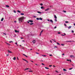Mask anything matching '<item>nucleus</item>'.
Returning <instances> with one entry per match:
<instances>
[{"mask_svg": "<svg viewBox=\"0 0 75 75\" xmlns=\"http://www.w3.org/2000/svg\"><path fill=\"white\" fill-rule=\"evenodd\" d=\"M29 72H33V71H29Z\"/></svg>", "mask_w": 75, "mask_h": 75, "instance_id": "40", "label": "nucleus"}, {"mask_svg": "<svg viewBox=\"0 0 75 75\" xmlns=\"http://www.w3.org/2000/svg\"><path fill=\"white\" fill-rule=\"evenodd\" d=\"M17 59L18 60V57H17Z\"/></svg>", "mask_w": 75, "mask_h": 75, "instance_id": "58", "label": "nucleus"}, {"mask_svg": "<svg viewBox=\"0 0 75 75\" xmlns=\"http://www.w3.org/2000/svg\"><path fill=\"white\" fill-rule=\"evenodd\" d=\"M63 71H67V70H66V69H64Z\"/></svg>", "mask_w": 75, "mask_h": 75, "instance_id": "20", "label": "nucleus"}, {"mask_svg": "<svg viewBox=\"0 0 75 75\" xmlns=\"http://www.w3.org/2000/svg\"><path fill=\"white\" fill-rule=\"evenodd\" d=\"M5 43H6V44L8 45H10V44H8V43H7V42H6Z\"/></svg>", "mask_w": 75, "mask_h": 75, "instance_id": "15", "label": "nucleus"}, {"mask_svg": "<svg viewBox=\"0 0 75 75\" xmlns=\"http://www.w3.org/2000/svg\"><path fill=\"white\" fill-rule=\"evenodd\" d=\"M28 69H29V68L26 69H25L24 70V71H25V70H27Z\"/></svg>", "mask_w": 75, "mask_h": 75, "instance_id": "27", "label": "nucleus"}, {"mask_svg": "<svg viewBox=\"0 0 75 75\" xmlns=\"http://www.w3.org/2000/svg\"><path fill=\"white\" fill-rule=\"evenodd\" d=\"M23 55H24V56H25V57H26L27 58L28 57V56H27L25 55V54H23Z\"/></svg>", "mask_w": 75, "mask_h": 75, "instance_id": "10", "label": "nucleus"}, {"mask_svg": "<svg viewBox=\"0 0 75 75\" xmlns=\"http://www.w3.org/2000/svg\"><path fill=\"white\" fill-rule=\"evenodd\" d=\"M10 42V43H11V42H13L12 41H10V42Z\"/></svg>", "mask_w": 75, "mask_h": 75, "instance_id": "45", "label": "nucleus"}, {"mask_svg": "<svg viewBox=\"0 0 75 75\" xmlns=\"http://www.w3.org/2000/svg\"><path fill=\"white\" fill-rule=\"evenodd\" d=\"M55 48H57V46H55L54 47Z\"/></svg>", "mask_w": 75, "mask_h": 75, "instance_id": "37", "label": "nucleus"}, {"mask_svg": "<svg viewBox=\"0 0 75 75\" xmlns=\"http://www.w3.org/2000/svg\"><path fill=\"white\" fill-rule=\"evenodd\" d=\"M50 22H51V23H53V21H52V20H50Z\"/></svg>", "mask_w": 75, "mask_h": 75, "instance_id": "8", "label": "nucleus"}, {"mask_svg": "<svg viewBox=\"0 0 75 75\" xmlns=\"http://www.w3.org/2000/svg\"><path fill=\"white\" fill-rule=\"evenodd\" d=\"M21 15H22V16H23V15H24V14L23 13H21Z\"/></svg>", "mask_w": 75, "mask_h": 75, "instance_id": "18", "label": "nucleus"}, {"mask_svg": "<svg viewBox=\"0 0 75 75\" xmlns=\"http://www.w3.org/2000/svg\"><path fill=\"white\" fill-rule=\"evenodd\" d=\"M14 23H17V21H14Z\"/></svg>", "mask_w": 75, "mask_h": 75, "instance_id": "54", "label": "nucleus"}, {"mask_svg": "<svg viewBox=\"0 0 75 75\" xmlns=\"http://www.w3.org/2000/svg\"><path fill=\"white\" fill-rule=\"evenodd\" d=\"M56 72H58L57 71H56Z\"/></svg>", "mask_w": 75, "mask_h": 75, "instance_id": "59", "label": "nucleus"}, {"mask_svg": "<svg viewBox=\"0 0 75 75\" xmlns=\"http://www.w3.org/2000/svg\"><path fill=\"white\" fill-rule=\"evenodd\" d=\"M69 61H70V62H71V60H70Z\"/></svg>", "mask_w": 75, "mask_h": 75, "instance_id": "63", "label": "nucleus"}, {"mask_svg": "<svg viewBox=\"0 0 75 75\" xmlns=\"http://www.w3.org/2000/svg\"><path fill=\"white\" fill-rule=\"evenodd\" d=\"M49 67H52V65H49Z\"/></svg>", "mask_w": 75, "mask_h": 75, "instance_id": "46", "label": "nucleus"}, {"mask_svg": "<svg viewBox=\"0 0 75 75\" xmlns=\"http://www.w3.org/2000/svg\"><path fill=\"white\" fill-rule=\"evenodd\" d=\"M61 45H62V46H64V44H61Z\"/></svg>", "mask_w": 75, "mask_h": 75, "instance_id": "35", "label": "nucleus"}, {"mask_svg": "<svg viewBox=\"0 0 75 75\" xmlns=\"http://www.w3.org/2000/svg\"><path fill=\"white\" fill-rule=\"evenodd\" d=\"M53 67H55V66H53Z\"/></svg>", "mask_w": 75, "mask_h": 75, "instance_id": "64", "label": "nucleus"}, {"mask_svg": "<svg viewBox=\"0 0 75 75\" xmlns=\"http://www.w3.org/2000/svg\"><path fill=\"white\" fill-rule=\"evenodd\" d=\"M43 32V30H42L40 33L41 34V33H42Z\"/></svg>", "mask_w": 75, "mask_h": 75, "instance_id": "33", "label": "nucleus"}, {"mask_svg": "<svg viewBox=\"0 0 75 75\" xmlns=\"http://www.w3.org/2000/svg\"><path fill=\"white\" fill-rule=\"evenodd\" d=\"M55 21H57V19H55Z\"/></svg>", "mask_w": 75, "mask_h": 75, "instance_id": "42", "label": "nucleus"}, {"mask_svg": "<svg viewBox=\"0 0 75 75\" xmlns=\"http://www.w3.org/2000/svg\"><path fill=\"white\" fill-rule=\"evenodd\" d=\"M36 53L37 54H39V53H38L36 52Z\"/></svg>", "mask_w": 75, "mask_h": 75, "instance_id": "55", "label": "nucleus"}, {"mask_svg": "<svg viewBox=\"0 0 75 75\" xmlns=\"http://www.w3.org/2000/svg\"><path fill=\"white\" fill-rule=\"evenodd\" d=\"M50 10V9L49 8H48L47 9L45 10V11H48Z\"/></svg>", "mask_w": 75, "mask_h": 75, "instance_id": "7", "label": "nucleus"}, {"mask_svg": "<svg viewBox=\"0 0 75 75\" xmlns=\"http://www.w3.org/2000/svg\"><path fill=\"white\" fill-rule=\"evenodd\" d=\"M57 44L58 45H60V44L57 42Z\"/></svg>", "mask_w": 75, "mask_h": 75, "instance_id": "26", "label": "nucleus"}, {"mask_svg": "<svg viewBox=\"0 0 75 75\" xmlns=\"http://www.w3.org/2000/svg\"><path fill=\"white\" fill-rule=\"evenodd\" d=\"M18 13H21V11H19L18 10L17 11Z\"/></svg>", "mask_w": 75, "mask_h": 75, "instance_id": "24", "label": "nucleus"}, {"mask_svg": "<svg viewBox=\"0 0 75 75\" xmlns=\"http://www.w3.org/2000/svg\"><path fill=\"white\" fill-rule=\"evenodd\" d=\"M45 69H49V68L47 67H45Z\"/></svg>", "mask_w": 75, "mask_h": 75, "instance_id": "22", "label": "nucleus"}, {"mask_svg": "<svg viewBox=\"0 0 75 75\" xmlns=\"http://www.w3.org/2000/svg\"><path fill=\"white\" fill-rule=\"evenodd\" d=\"M74 26H75V23L74 24Z\"/></svg>", "mask_w": 75, "mask_h": 75, "instance_id": "62", "label": "nucleus"}, {"mask_svg": "<svg viewBox=\"0 0 75 75\" xmlns=\"http://www.w3.org/2000/svg\"><path fill=\"white\" fill-rule=\"evenodd\" d=\"M50 56H52V54H50Z\"/></svg>", "mask_w": 75, "mask_h": 75, "instance_id": "47", "label": "nucleus"}, {"mask_svg": "<svg viewBox=\"0 0 75 75\" xmlns=\"http://www.w3.org/2000/svg\"><path fill=\"white\" fill-rule=\"evenodd\" d=\"M58 34H61V33H60V32H58Z\"/></svg>", "mask_w": 75, "mask_h": 75, "instance_id": "53", "label": "nucleus"}, {"mask_svg": "<svg viewBox=\"0 0 75 75\" xmlns=\"http://www.w3.org/2000/svg\"><path fill=\"white\" fill-rule=\"evenodd\" d=\"M65 55V54H64V53L63 54H62V55Z\"/></svg>", "mask_w": 75, "mask_h": 75, "instance_id": "48", "label": "nucleus"}, {"mask_svg": "<svg viewBox=\"0 0 75 75\" xmlns=\"http://www.w3.org/2000/svg\"><path fill=\"white\" fill-rule=\"evenodd\" d=\"M16 45H17V42H16Z\"/></svg>", "mask_w": 75, "mask_h": 75, "instance_id": "61", "label": "nucleus"}, {"mask_svg": "<svg viewBox=\"0 0 75 75\" xmlns=\"http://www.w3.org/2000/svg\"><path fill=\"white\" fill-rule=\"evenodd\" d=\"M63 11L64 12V13H67V11Z\"/></svg>", "mask_w": 75, "mask_h": 75, "instance_id": "32", "label": "nucleus"}, {"mask_svg": "<svg viewBox=\"0 0 75 75\" xmlns=\"http://www.w3.org/2000/svg\"><path fill=\"white\" fill-rule=\"evenodd\" d=\"M70 57H74V55H70Z\"/></svg>", "mask_w": 75, "mask_h": 75, "instance_id": "12", "label": "nucleus"}, {"mask_svg": "<svg viewBox=\"0 0 75 75\" xmlns=\"http://www.w3.org/2000/svg\"><path fill=\"white\" fill-rule=\"evenodd\" d=\"M37 13H39V14H41V12L39 11H38Z\"/></svg>", "mask_w": 75, "mask_h": 75, "instance_id": "17", "label": "nucleus"}, {"mask_svg": "<svg viewBox=\"0 0 75 75\" xmlns=\"http://www.w3.org/2000/svg\"><path fill=\"white\" fill-rule=\"evenodd\" d=\"M13 12L14 13H16V11H15L14 10L13 11Z\"/></svg>", "mask_w": 75, "mask_h": 75, "instance_id": "31", "label": "nucleus"}, {"mask_svg": "<svg viewBox=\"0 0 75 75\" xmlns=\"http://www.w3.org/2000/svg\"><path fill=\"white\" fill-rule=\"evenodd\" d=\"M4 35H6V34L4 33Z\"/></svg>", "mask_w": 75, "mask_h": 75, "instance_id": "56", "label": "nucleus"}, {"mask_svg": "<svg viewBox=\"0 0 75 75\" xmlns=\"http://www.w3.org/2000/svg\"><path fill=\"white\" fill-rule=\"evenodd\" d=\"M54 18L56 19H57V16H56V15H54Z\"/></svg>", "mask_w": 75, "mask_h": 75, "instance_id": "9", "label": "nucleus"}, {"mask_svg": "<svg viewBox=\"0 0 75 75\" xmlns=\"http://www.w3.org/2000/svg\"><path fill=\"white\" fill-rule=\"evenodd\" d=\"M8 53H13L12 52L9 50H8Z\"/></svg>", "mask_w": 75, "mask_h": 75, "instance_id": "2", "label": "nucleus"}, {"mask_svg": "<svg viewBox=\"0 0 75 75\" xmlns=\"http://www.w3.org/2000/svg\"><path fill=\"white\" fill-rule=\"evenodd\" d=\"M33 24H34V23H30V25H33Z\"/></svg>", "mask_w": 75, "mask_h": 75, "instance_id": "25", "label": "nucleus"}, {"mask_svg": "<svg viewBox=\"0 0 75 75\" xmlns=\"http://www.w3.org/2000/svg\"><path fill=\"white\" fill-rule=\"evenodd\" d=\"M54 29H55V28H57V26H55L54 28Z\"/></svg>", "mask_w": 75, "mask_h": 75, "instance_id": "34", "label": "nucleus"}, {"mask_svg": "<svg viewBox=\"0 0 75 75\" xmlns=\"http://www.w3.org/2000/svg\"><path fill=\"white\" fill-rule=\"evenodd\" d=\"M40 6H42V5H43V4H40Z\"/></svg>", "mask_w": 75, "mask_h": 75, "instance_id": "36", "label": "nucleus"}, {"mask_svg": "<svg viewBox=\"0 0 75 75\" xmlns=\"http://www.w3.org/2000/svg\"><path fill=\"white\" fill-rule=\"evenodd\" d=\"M66 42H71L72 41H67Z\"/></svg>", "mask_w": 75, "mask_h": 75, "instance_id": "23", "label": "nucleus"}, {"mask_svg": "<svg viewBox=\"0 0 75 75\" xmlns=\"http://www.w3.org/2000/svg\"><path fill=\"white\" fill-rule=\"evenodd\" d=\"M15 33H19V31L18 30H15Z\"/></svg>", "mask_w": 75, "mask_h": 75, "instance_id": "3", "label": "nucleus"}, {"mask_svg": "<svg viewBox=\"0 0 75 75\" xmlns=\"http://www.w3.org/2000/svg\"><path fill=\"white\" fill-rule=\"evenodd\" d=\"M4 20V18H2L1 19V21H3Z\"/></svg>", "mask_w": 75, "mask_h": 75, "instance_id": "11", "label": "nucleus"}, {"mask_svg": "<svg viewBox=\"0 0 75 75\" xmlns=\"http://www.w3.org/2000/svg\"><path fill=\"white\" fill-rule=\"evenodd\" d=\"M9 56V54H8L6 55V56H7V57H8Z\"/></svg>", "mask_w": 75, "mask_h": 75, "instance_id": "43", "label": "nucleus"}, {"mask_svg": "<svg viewBox=\"0 0 75 75\" xmlns=\"http://www.w3.org/2000/svg\"><path fill=\"white\" fill-rule=\"evenodd\" d=\"M55 39H52V41H54L55 40Z\"/></svg>", "mask_w": 75, "mask_h": 75, "instance_id": "49", "label": "nucleus"}, {"mask_svg": "<svg viewBox=\"0 0 75 75\" xmlns=\"http://www.w3.org/2000/svg\"><path fill=\"white\" fill-rule=\"evenodd\" d=\"M42 65H45V64H44L43 63H42Z\"/></svg>", "mask_w": 75, "mask_h": 75, "instance_id": "44", "label": "nucleus"}, {"mask_svg": "<svg viewBox=\"0 0 75 75\" xmlns=\"http://www.w3.org/2000/svg\"><path fill=\"white\" fill-rule=\"evenodd\" d=\"M71 32H72L73 33H74V30H72Z\"/></svg>", "mask_w": 75, "mask_h": 75, "instance_id": "39", "label": "nucleus"}, {"mask_svg": "<svg viewBox=\"0 0 75 75\" xmlns=\"http://www.w3.org/2000/svg\"><path fill=\"white\" fill-rule=\"evenodd\" d=\"M67 61H69V59H67Z\"/></svg>", "mask_w": 75, "mask_h": 75, "instance_id": "51", "label": "nucleus"}, {"mask_svg": "<svg viewBox=\"0 0 75 75\" xmlns=\"http://www.w3.org/2000/svg\"><path fill=\"white\" fill-rule=\"evenodd\" d=\"M24 16L19 18L18 19V20L19 23H21V22H23V20H24Z\"/></svg>", "mask_w": 75, "mask_h": 75, "instance_id": "1", "label": "nucleus"}, {"mask_svg": "<svg viewBox=\"0 0 75 75\" xmlns=\"http://www.w3.org/2000/svg\"><path fill=\"white\" fill-rule=\"evenodd\" d=\"M40 8L41 9H44V7L43 6L41 7Z\"/></svg>", "mask_w": 75, "mask_h": 75, "instance_id": "14", "label": "nucleus"}, {"mask_svg": "<svg viewBox=\"0 0 75 75\" xmlns=\"http://www.w3.org/2000/svg\"><path fill=\"white\" fill-rule=\"evenodd\" d=\"M64 25L65 26H67V24H64Z\"/></svg>", "mask_w": 75, "mask_h": 75, "instance_id": "41", "label": "nucleus"}, {"mask_svg": "<svg viewBox=\"0 0 75 75\" xmlns=\"http://www.w3.org/2000/svg\"><path fill=\"white\" fill-rule=\"evenodd\" d=\"M47 21H50L49 19H47Z\"/></svg>", "mask_w": 75, "mask_h": 75, "instance_id": "50", "label": "nucleus"}, {"mask_svg": "<svg viewBox=\"0 0 75 75\" xmlns=\"http://www.w3.org/2000/svg\"><path fill=\"white\" fill-rule=\"evenodd\" d=\"M13 60H16V57H14V58H13Z\"/></svg>", "mask_w": 75, "mask_h": 75, "instance_id": "21", "label": "nucleus"}, {"mask_svg": "<svg viewBox=\"0 0 75 75\" xmlns=\"http://www.w3.org/2000/svg\"><path fill=\"white\" fill-rule=\"evenodd\" d=\"M71 26H70L68 27V28L69 29H70V28H71Z\"/></svg>", "mask_w": 75, "mask_h": 75, "instance_id": "13", "label": "nucleus"}, {"mask_svg": "<svg viewBox=\"0 0 75 75\" xmlns=\"http://www.w3.org/2000/svg\"><path fill=\"white\" fill-rule=\"evenodd\" d=\"M23 60H24V61H26V62L27 63H28V61H27V60H26L25 59H23Z\"/></svg>", "mask_w": 75, "mask_h": 75, "instance_id": "6", "label": "nucleus"}, {"mask_svg": "<svg viewBox=\"0 0 75 75\" xmlns=\"http://www.w3.org/2000/svg\"><path fill=\"white\" fill-rule=\"evenodd\" d=\"M39 20H42V18H39Z\"/></svg>", "mask_w": 75, "mask_h": 75, "instance_id": "16", "label": "nucleus"}, {"mask_svg": "<svg viewBox=\"0 0 75 75\" xmlns=\"http://www.w3.org/2000/svg\"><path fill=\"white\" fill-rule=\"evenodd\" d=\"M32 42L33 43V44H35V40H34L32 41Z\"/></svg>", "mask_w": 75, "mask_h": 75, "instance_id": "4", "label": "nucleus"}, {"mask_svg": "<svg viewBox=\"0 0 75 75\" xmlns=\"http://www.w3.org/2000/svg\"><path fill=\"white\" fill-rule=\"evenodd\" d=\"M65 23H69V22L66 21L65 22Z\"/></svg>", "mask_w": 75, "mask_h": 75, "instance_id": "30", "label": "nucleus"}, {"mask_svg": "<svg viewBox=\"0 0 75 75\" xmlns=\"http://www.w3.org/2000/svg\"><path fill=\"white\" fill-rule=\"evenodd\" d=\"M28 21L30 22V23H33V21L32 20H29Z\"/></svg>", "mask_w": 75, "mask_h": 75, "instance_id": "5", "label": "nucleus"}, {"mask_svg": "<svg viewBox=\"0 0 75 75\" xmlns=\"http://www.w3.org/2000/svg\"><path fill=\"white\" fill-rule=\"evenodd\" d=\"M31 61V62H33V61Z\"/></svg>", "mask_w": 75, "mask_h": 75, "instance_id": "60", "label": "nucleus"}, {"mask_svg": "<svg viewBox=\"0 0 75 75\" xmlns=\"http://www.w3.org/2000/svg\"><path fill=\"white\" fill-rule=\"evenodd\" d=\"M21 38V39H23V38Z\"/></svg>", "mask_w": 75, "mask_h": 75, "instance_id": "57", "label": "nucleus"}, {"mask_svg": "<svg viewBox=\"0 0 75 75\" xmlns=\"http://www.w3.org/2000/svg\"><path fill=\"white\" fill-rule=\"evenodd\" d=\"M42 57H46V55H42Z\"/></svg>", "mask_w": 75, "mask_h": 75, "instance_id": "29", "label": "nucleus"}, {"mask_svg": "<svg viewBox=\"0 0 75 75\" xmlns=\"http://www.w3.org/2000/svg\"><path fill=\"white\" fill-rule=\"evenodd\" d=\"M36 20H39V18H37Z\"/></svg>", "mask_w": 75, "mask_h": 75, "instance_id": "28", "label": "nucleus"}, {"mask_svg": "<svg viewBox=\"0 0 75 75\" xmlns=\"http://www.w3.org/2000/svg\"><path fill=\"white\" fill-rule=\"evenodd\" d=\"M6 7H9V6L8 5H6Z\"/></svg>", "mask_w": 75, "mask_h": 75, "instance_id": "19", "label": "nucleus"}, {"mask_svg": "<svg viewBox=\"0 0 75 75\" xmlns=\"http://www.w3.org/2000/svg\"><path fill=\"white\" fill-rule=\"evenodd\" d=\"M72 69V68H71L69 69V70H71V69Z\"/></svg>", "mask_w": 75, "mask_h": 75, "instance_id": "38", "label": "nucleus"}, {"mask_svg": "<svg viewBox=\"0 0 75 75\" xmlns=\"http://www.w3.org/2000/svg\"><path fill=\"white\" fill-rule=\"evenodd\" d=\"M62 35V36H65V35Z\"/></svg>", "mask_w": 75, "mask_h": 75, "instance_id": "52", "label": "nucleus"}]
</instances>
